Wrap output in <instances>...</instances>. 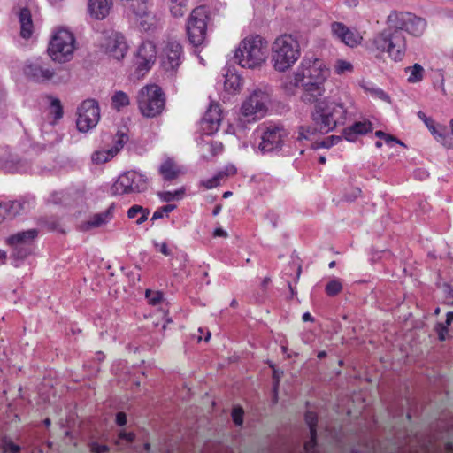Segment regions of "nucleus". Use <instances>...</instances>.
<instances>
[{
    "mask_svg": "<svg viewBox=\"0 0 453 453\" xmlns=\"http://www.w3.org/2000/svg\"><path fill=\"white\" fill-rule=\"evenodd\" d=\"M235 173L236 168L233 165H228L224 170L218 172V173H222V179L226 176L234 175Z\"/></svg>",
    "mask_w": 453,
    "mask_h": 453,
    "instance_id": "obj_49",
    "label": "nucleus"
},
{
    "mask_svg": "<svg viewBox=\"0 0 453 453\" xmlns=\"http://www.w3.org/2000/svg\"><path fill=\"white\" fill-rule=\"evenodd\" d=\"M222 112L218 104H210L201 121V130L203 134L211 135L215 134L220 126Z\"/></svg>",
    "mask_w": 453,
    "mask_h": 453,
    "instance_id": "obj_16",
    "label": "nucleus"
},
{
    "mask_svg": "<svg viewBox=\"0 0 453 453\" xmlns=\"http://www.w3.org/2000/svg\"><path fill=\"white\" fill-rule=\"evenodd\" d=\"M372 131V124L368 121H359L343 130V136L347 141H356L357 135L365 134Z\"/></svg>",
    "mask_w": 453,
    "mask_h": 453,
    "instance_id": "obj_23",
    "label": "nucleus"
},
{
    "mask_svg": "<svg viewBox=\"0 0 453 453\" xmlns=\"http://www.w3.org/2000/svg\"><path fill=\"white\" fill-rule=\"evenodd\" d=\"M100 119V109L94 99L83 101L77 109L76 126L80 132L87 133L95 128Z\"/></svg>",
    "mask_w": 453,
    "mask_h": 453,
    "instance_id": "obj_11",
    "label": "nucleus"
},
{
    "mask_svg": "<svg viewBox=\"0 0 453 453\" xmlns=\"http://www.w3.org/2000/svg\"><path fill=\"white\" fill-rule=\"evenodd\" d=\"M305 421L310 427L311 434L314 437L316 435L317 415L312 411H308L305 415Z\"/></svg>",
    "mask_w": 453,
    "mask_h": 453,
    "instance_id": "obj_41",
    "label": "nucleus"
},
{
    "mask_svg": "<svg viewBox=\"0 0 453 453\" xmlns=\"http://www.w3.org/2000/svg\"><path fill=\"white\" fill-rule=\"evenodd\" d=\"M91 451L94 453H104L108 451V447L94 442L91 444Z\"/></svg>",
    "mask_w": 453,
    "mask_h": 453,
    "instance_id": "obj_51",
    "label": "nucleus"
},
{
    "mask_svg": "<svg viewBox=\"0 0 453 453\" xmlns=\"http://www.w3.org/2000/svg\"><path fill=\"white\" fill-rule=\"evenodd\" d=\"M222 179V173H216L212 178L201 180L200 185L205 188L206 189H211L213 188L218 187L220 184V180Z\"/></svg>",
    "mask_w": 453,
    "mask_h": 453,
    "instance_id": "obj_40",
    "label": "nucleus"
},
{
    "mask_svg": "<svg viewBox=\"0 0 453 453\" xmlns=\"http://www.w3.org/2000/svg\"><path fill=\"white\" fill-rule=\"evenodd\" d=\"M159 173L165 180H173L185 173L184 169L176 165L170 158L165 159L159 167Z\"/></svg>",
    "mask_w": 453,
    "mask_h": 453,
    "instance_id": "obj_24",
    "label": "nucleus"
},
{
    "mask_svg": "<svg viewBox=\"0 0 453 453\" xmlns=\"http://www.w3.org/2000/svg\"><path fill=\"white\" fill-rule=\"evenodd\" d=\"M149 187L146 174L129 170L121 173L113 183L111 192L114 196L134 195L145 192Z\"/></svg>",
    "mask_w": 453,
    "mask_h": 453,
    "instance_id": "obj_8",
    "label": "nucleus"
},
{
    "mask_svg": "<svg viewBox=\"0 0 453 453\" xmlns=\"http://www.w3.org/2000/svg\"><path fill=\"white\" fill-rule=\"evenodd\" d=\"M302 50L298 38L292 34H282L274 38L270 47L272 67L278 73L289 71L301 58Z\"/></svg>",
    "mask_w": 453,
    "mask_h": 453,
    "instance_id": "obj_3",
    "label": "nucleus"
},
{
    "mask_svg": "<svg viewBox=\"0 0 453 453\" xmlns=\"http://www.w3.org/2000/svg\"><path fill=\"white\" fill-rule=\"evenodd\" d=\"M342 289V285L340 280H333L329 281L326 286V293L328 296H335L339 294Z\"/></svg>",
    "mask_w": 453,
    "mask_h": 453,
    "instance_id": "obj_39",
    "label": "nucleus"
},
{
    "mask_svg": "<svg viewBox=\"0 0 453 453\" xmlns=\"http://www.w3.org/2000/svg\"><path fill=\"white\" fill-rule=\"evenodd\" d=\"M130 104V97L129 96L122 91L118 90L115 91L111 96V106L118 111H120L124 108L127 107Z\"/></svg>",
    "mask_w": 453,
    "mask_h": 453,
    "instance_id": "obj_30",
    "label": "nucleus"
},
{
    "mask_svg": "<svg viewBox=\"0 0 453 453\" xmlns=\"http://www.w3.org/2000/svg\"><path fill=\"white\" fill-rule=\"evenodd\" d=\"M19 19L20 23V35L26 39L31 37L34 32V24L30 11L26 8L21 9Z\"/></svg>",
    "mask_w": 453,
    "mask_h": 453,
    "instance_id": "obj_27",
    "label": "nucleus"
},
{
    "mask_svg": "<svg viewBox=\"0 0 453 453\" xmlns=\"http://www.w3.org/2000/svg\"><path fill=\"white\" fill-rule=\"evenodd\" d=\"M127 217L130 219H135L137 225L144 223L150 215V210L142 205H133L127 210Z\"/></svg>",
    "mask_w": 453,
    "mask_h": 453,
    "instance_id": "obj_29",
    "label": "nucleus"
},
{
    "mask_svg": "<svg viewBox=\"0 0 453 453\" xmlns=\"http://www.w3.org/2000/svg\"><path fill=\"white\" fill-rule=\"evenodd\" d=\"M167 5L173 17H183L188 10V0H167Z\"/></svg>",
    "mask_w": 453,
    "mask_h": 453,
    "instance_id": "obj_32",
    "label": "nucleus"
},
{
    "mask_svg": "<svg viewBox=\"0 0 453 453\" xmlns=\"http://www.w3.org/2000/svg\"><path fill=\"white\" fill-rule=\"evenodd\" d=\"M25 73L27 77L37 82H43L53 77V72L50 69L44 68L37 63L26 65Z\"/></svg>",
    "mask_w": 453,
    "mask_h": 453,
    "instance_id": "obj_21",
    "label": "nucleus"
},
{
    "mask_svg": "<svg viewBox=\"0 0 453 453\" xmlns=\"http://www.w3.org/2000/svg\"><path fill=\"white\" fill-rule=\"evenodd\" d=\"M51 108L54 111L55 119H58L63 116L61 103L58 99L55 98L51 101Z\"/></svg>",
    "mask_w": 453,
    "mask_h": 453,
    "instance_id": "obj_46",
    "label": "nucleus"
},
{
    "mask_svg": "<svg viewBox=\"0 0 453 453\" xmlns=\"http://www.w3.org/2000/svg\"><path fill=\"white\" fill-rule=\"evenodd\" d=\"M403 72L407 76V82L411 84L421 82L425 76L424 67L418 63L405 67Z\"/></svg>",
    "mask_w": 453,
    "mask_h": 453,
    "instance_id": "obj_28",
    "label": "nucleus"
},
{
    "mask_svg": "<svg viewBox=\"0 0 453 453\" xmlns=\"http://www.w3.org/2000/svg\"><path fill=\"white\" fill-rule=\"evenodd\" d=\"M113 7V0H88V12L96 20H103L109 16Z\"/></svg>",
    "mask_w": 453,
    "mask_h": 453,
    "instance_id": "obj_19",
    "label": "nucleus"
},
{
    "mask_svg": "<svg viewBox=\"0 0 453 453\" xmlns=\"http://www.w3.org/2000/svg\"><path fill=\"white\" fill-rule=\"evenodd\" d=\"M242 87V77L232 70H227L225 74L224 88L229 94L238 93Z\"/></svg>",
    "mask_w": 453,
    "mask_h": 453,
    "instance_id": "obj_26",
    "label": "nucleus"
},
{
    "mask_svg": "<svg viewBox=\"0 0 453 453\" xmlns=\"http://www.w3.org/2000/svg\"><path fill=\"white\" fill-rule=\"evenodd\" d=\"M342 140L341 136L338 135H331L325 138L323 141L318 143V148H330L334 144H337Z\"/></svg>",
    "mask_w": 453,
    "mask_h": 453,
    "instance_id": "obj_42",
    "label": "nucleus"
},
{
    "mask_svg": "<svg viewBox=\"0 0 453 453\" xmlns=\"http://www.w3.org/2000/svg\"><path fill=\"white\" fill-rule=\"evenodd\" d=\"M184 193H185V189L180 188L174 192H171V191L159 192L157 194V196L163 202H171L173 200H178V199L182 198Z\"/></svg>",
    "mask_w": 453,
    "mask_h": 453,
    "instance_id": "obj_36",
    "label": "nucleus"
},
{
    "mask_svg": "<svg viewBox=\"0 0 453 453\" xmlns=\"http://www.w3.org/2000/svg\"><path fill=\"white\" fill-rule=\"evenodd\" d=\"M164 217V212L161 209L156 211L153 215H152V218H151V220H157L158 219H162Z\"/></svg>",
    "mask_w": 453,
    "mask_h": 453,
    "instance_id": "obj_58",
    "label": "nucleus"
},
{
    "mask_svg": "<svg viewBox=\"0 0 453 453\" xmlns=\"http://www.w3.org/2000/svg\"><path fill=\"white\" fill-rule=\"evenodd\" d=\"M0 447L3 449L4 451L12 452V453H17L19 450V447L12 443V441L4 440L1 441Z\"/></svg>",
    "mask_w": 453,
    "mask_h": 453,
    "instance_id": "obj_45",
    "label": "nucleus"
},
{
    "mask_svg": "<svg viewBox=\"0 0 453 453\" xmlns=\"http://www.w3.org/2000/svg\"><path fill=\"white\" fill-rule=\"evenodd\" d=\"M270 104V92L266 88H257L242 101L240 117L248 123L257 122L267 114Z\"/></svg>",
    "mask_w": 453,
    "mask_h": 453,
    "instance_id": "obj_5",
    "label": "nucleus"
},
{
    "mask_svg": "<svg viewBox=\"0 0 453 453\" xmlns=\"http://www.w3.org/2000/svg\"><path fill=\"white\" fill-rule=\"evenodd\" d=\"M208 20L209 10L204 5L196 7L189 14L187 21V34L193 45L198 46L204 42Z\"/></svg>",
    "mask_w": 453,
    "mask_h": 453,
    "instance_id": "obj_9",
    "label": "nucleus"
},
{
    "mask_svg": "<svg viewBox=\"0 0 453 453\" xmlns=\"http://www.w3.org/2000/svg\"><path fill=\"white\" fill-rule=\"evenodd\" d=\"M307 103L314 105L311 118L320 134H327L345 124L347 109L342 102L326 98L324 96L314 102Z\"/></svg>",
    "mask_w": 453,
    "mask_h": 453,
    "instance_id": "obj_2",
    "label": "nucleus"
},
{
    "mask_svg": "<svg viewBox=\"0 0 453 453\" xmlns=\"http://www.w3.org/2000/svg\"><path fill=\"white\" fill-rule=\"evenodd\" d=\"M331 31L336 38L349 47H356L361 43L362 36L357 31H352L341 22H334Z\"/></svg>",
    "mask_w": 453,
    "mask_h": 453,
    "instance_id": "obj_17",
    "label": "nucleus"
},
{
    "mask_svg": "<svg viewBox=\"0 0 453 453\" xmlns=\"http://www.w3.org/2000/svg\"><path fill=\"white\" fill-rule=\"evenodd\" d=\"M116 423L119 426H125L127 424V416L124 412H119L116 415Z\"/></svg>",
    "mask_w": 453,
    "mask_h": 453,
    "instance_id": "obj_54",
    "label": "nucleus"
},
{
    "mask_svg": "<svg viewBox=\"0 0 453 453\" xmlns=\"http://www.w3.org/2000/svg\"><path fill=\"white\" fill-rule=\"evenodd\" d=\"M127 139L128 138L126 134H120L118 140L111 149L98 150L93 152L91 155L92 162L94 164L100 165L110 161L120 151Z\"/></svg>",
    "mask_w": 453,
    "mask_h": 453,
    "instance_id": "obj_18",
    "label": "nucleus"
},
{
    "mask_svg": "<svg viewBox=\"0 0 453 453\" xmlns=\"http://www.w3.org/2000/svg\"><path fill=\"white\" fill-rule=\"evenodd\" d=\"M440 144L447 150H453V130L446 131Z\"/></svg>",
    "mask_w": 453,
    "mask_h": 453,
    "instance_id": "obj_44",
    "label": "nucleus"
},
{
    "mask_svg": "<svg viewBox=\"0 0 453 453\" xmlns=\"http://www.w3.org/2000/svg\"><path fill=\"white\" fill-rule=\"evenodd\" d=\"M113 207H109L104 211L94 214L88 220L81 225V229L88 231L93 228H98L108 224L113 218Z\"/></svg>",
    "mask_w": 453,
    "mask_h": 453,
    "instance_id": "obj_20",
    "label": "nucleus"
},
{
    "mask_svg": "<svg viewBox=\"0 0 453 453\" xmlns=\"http://www.w3.org/2000/svg\"><path fill=\"white\" fill-rule=\"evenodd\" d=\"M303 321L304 322H312L314 320L313 317L310 312H305L302 317Z\"/></svg>",
    "mask_w": 453,
    "mask_h": 453,
    "instance_id": "obj_61",
    "label": "nucleus"
},
{
    "mask_svg": "<svg viewBox=\"0 0 453 453\" xmlns=\"http://www.w3.org/2000/svg\"><path fill=\"white\" fill-rule=\"evenodd\" d=\"M76 48L73 33L65 27L56 28L51 35L48 53L53 61L65 63L72 59Z\"/></svg>",
    "mask_w": 453,
    "mask_h": 453,
    "instance_id": "obj_7",
    "label": "nucleus"
},
{
    "mask_svg": "<svg viewBox=\"0 0 453 453\" xmlns=\"http://www.w3.org/2000/svg\"><path fill=\"white\" fill-rule=\"evenodd\" d=\"M175 207H176V206H175V205H173V204H167V205H165V206H163V207H162V208H160V209L163 211V212H164V214H165V213L171 212L172 211H173V210L175 209Z\"/></svg>",
    "mask_w": 453,
    "mask_h": 453,
    "instance_id": "obj_62",
    "label": "nucleus"
},
{
    "mask_svg": "<svg viewBox=\"0 0 453 453\" xmlns=\"http://www.w3.org/2000/svg\"><path fill=\"white\" fill-rule=\"evenodd\" d=\"M156 246L157 247V250L165 256H169L171 254L166 242L157 243Z\"/></svg>",
    "mask_w": 453,
    "mask_h": 453,
    "instance_id": "obj_52",
    "label": "nucleus"
},
{
    "mask_svg": "<svg viewBox=\"0 0 453 453\" xmlns=\"http://www.w3.org/2000/svg\"><path fill=\"white\" fill-rule=\"evenodd\" d=\"M101 47L109 58L118 61L125 58L128 50L125 37L118 32L104 35Z\"/></svg>",
    "mask_w": 453,
    "mask_h": 453,
    "instance_id": "obj_13",
    "label": "nucleus"
},
{
    "mask_svg": "<svg viewBox=\"0 0 453 453\" xmlns=\"http://www.w3.org/2000/svg\"><path fill=\"white\" fill-rule=\"evenodd\" d=\"M213 236L214 237L226 238L228 236V234L223 228L218 227V228L214 229Z\"/></svg>",
    "mask_w": 453,
    "mask_h": 453,
    "instance_id": "obj_56",
    "label": "nucleus"
},
{
    "mask_svg": "<svg viewBox=\"0 0 453 453\" xmlns=\"http://www.w3.org/2000/svg\"><path fill=\"white\" fill-rule=\"evenodd\" d=\"M315 444H316V435L314 437H312V435L311 434V440L309 441H307L304 445L305 450L307 452L312 451L315 447Z\"/></svg>",
    "mask_w": 453,
    "mask_h": 453,
    "instance_id": "obj_53",
    "label": "nucleus"
},
{
    "mask_svg": "<svg viewBox=\"0 0 453 453\" xmlns=\"http://www.w3.org/2000/svg\"><path fill=\"white\" fill-rule=\"evenodd\" d=\"M7 212V206L0 204V222H2L5 219V214Z\"/></svg>",
    "mask_w": 453,
    "mask_h": 453,
    "instance_id": "obj_60",
    "label": "nucleus"
},
{
    "mask_svg": "<svg viewBox=\"0 0 453 453\" xmlns=\"http://www.w3.org/2000/svg\"><path fill=\"white\" fill-rule=\"evenodd\" d=\"M426 21L411 12L398 14V30L414 36L421 35L426 29Z\"/></svg>",
    "mask_w": 453,
    "mask_h": 453,
    "instance_id": "obj_15",
    "label": "nucleus"
},
{
    "mask_svg": "<svg viewBox=\"0 0 453 453\" xmlns=\"http://www.w3.org/2000/svg\"><path fill=\"white\" fill-rule=\"evenodd\" d=\"M395 33V29L391 27L383 30L374 39V44L376 48L380 51H385L391 55L392 50L395 47L393 42Z\"/></svg>",
    "mask_w": 453,
    "mask_h": 453,
    "instance_id": "obj_22",
    "label": "nucleus"
},
{
    "mask_svg": "<svg viewBox=\"0 0 453 453\" xmlns=\"http://www.w3.org/2000/svg\"><path fill=\"white\" fill-rule=\"evenodd\" d=\"M198 334L197 335H195V337L196 338V341L199 342L202 341L203 339V335L204 334V341L205 342H208L211 338V333L209 331H204L203 328H199L198 329Z\"/></svg>",
    "mask_w": 453,
    "mask_h": 453,
    "instance_id": "obj_50",
    "label": "nucleus"
},
{
    "mask_svg": "<svg viewBox=\"0 0 453 453\" xmlns=\"http://www.w3.org/2000/svg\"><path fill=\"white\" fill-rule=\"evenodd\" d=\"M200 149L203 153V157L207 158L221 152L223 147L220 142H213L210 139L208 141H204V142L200 145Z\"/></svg>",
    "mask_w": 453,
    "mask_h": 453,
    "instance_id": "obj_31",
    "label": "nucleus"
},
{
    "mask_svg": "<svg viewBox=\"0 0 453 453\" xmlns=\"http://www.w3.org/2000/svg\"><path fill=\"white\" fill-rule=\"evenodd\" d=\"M330 72L325 62L316 57H305L302 59L292 76L282 83V88L288 95H294L301 86L303 102H314L326 94L325 83Z\"/></svg>",
    "mask_w": 453,
    "mask_h": 453,
    "instance_id": "obj_1",
    "label": "nucleus"
},
{
    "mask_svg": "<svg viewBox=\"0 0 453 453\" xmlns=\"http://www.w3.org/2000/svg\"><path fill=\"white\" fill-rule=\"evenodd\" d=\"M434 139L441 143L443 134H445L447 131V127L440 123H435L431 128L428 129Z\"/></svg>",
    "mask_w": 453,
    "mask_h": 453,
    "instance_id": "obj_37",
    "label": "nucleus"
},
{
    "mask_svg": "<svg viewBox=\"0 0 453 453\" xmlns=\"http://www.w3.org/2000/svg\"><path fill=\"white\" fill-rule=\"evenodd\" d=\"M119 438L121 440H126L127 441L130 442L134 439V434L120 432L119 434Z\"/></svg>",
    "mask_w": 453,
    "mask_h": 453,
    "instance_id": "obj_55",
    "label": "nucleus"
},
{
    "mask_svg": "<svg viewBox=\"0 0 453 453\" xmlns=\"http://www.w3.org/2000/svg\"><path fill=\"white\" fill-rule=\"evenodd\" d=\"M375 135L380 139V141L375 142V146L377 148L382 147L383 143L388 145L389 147H393L396 142V138L382 131H377Z\"/></svg>",
    "mask_w": 453,
    "mask_h": 453,
    "instance_id": "obj_35",
    "label": "nucleus"
},
{
    "mask_svg": "<svg viewBox=\"0 0 453 453\" xmlns=\"http://www.w3.org/2000/svg\"><path fill=\"white\" fill-rule=\"evenodd\" d=\"M437 89H439L443 96L447 95L443 78L441 80L440 83L438 84Z\"/></svg>",
    "mask_w": 453,
    "mask_h": 453,
    "instance_id": "obj_59",
    "label": "nucleus"
},
{
    "mask_svg": "<svg viewBox=\"0 0 453 453\" xmlns=\"http://www.w3.org/2000/svg\"><path fill=\"white\" fill-rule=\"evenodd\" d=\"M415 174L420 179H426L428 176V173L426 171H418Z\"/></svg>",
    "mask_w": 453,
    "mask_h": 453,
    "instance_id": "obj_63",
    "label": "nucleus"
},
{
    "mask_svg": "<svg viewBox=\"0 0 453 453\" xmlns=\"http://www.w3.org/2000/svg\"><path fill=\"white\" fill-rule=\"evenodd\" d=\"M282 374V372H278L276 371L274 368H273V379L276 380L275 381V384H274V390L276 391L277 389V387H278V383H279V380L280 379V376Z\"/></svg>",
    "mask_w": 453,
    "mask_h": 453,
    "instance_id": "obj_57",
    "label": "nucleus"
},
{
    "mask_svg": "<svg viewBox=\"0 0 453 453\" xmlns=\"http://www.w3.org/2000/svg\"><path fill=\"white\" fill-rule=\"evenodd\" d=\"M288 136V132L280 125L265 126L261 128L257 150L262 154L280 150Z\"/></svg>",
    "mask_w": 453,
    "mask_h": 453,
    "instance_id": "obj_10",
    "label": "nucleus"
},
{
    "mask_svg": "<svg viewBox=\"0 0 453 453\" xmlns=\"http://www.w3.org/2000/svg\"><path fill=\"white\" fill-rule=\"evenodd\" d=\"M7 258V254L4 250H0V264H4Z\"/></svg>",
    "mask_w": 453,
    "mask_h": 453,
    "instance_id": "obj_64",
    "label": "nucleus"
},
{
    "mask_svg": "<svg viewBox=\"0 0 453 453\" xmlns=\"http://www.w3.org/2000/svg\"><path fill=\"white\" fill-rule=\"evenodd\" d=\"M453 321V311L447 313L446 321L444 323H438L435 326V331L438 334L440 341H445L449 333V326Z\"/></svg>",
    "mask_w": 453,
    "mask_h": 453,
    "instance_id": "obj_33",
    "label": "nucleus"
},
{
    "mask_svg": "<svg viewBox=\"0 0 453 453\" xmlns=\"http://www.w3.org/2000/svg\"><path fill=\"white\" fill-rule=\"evenodd\" d=\"M157 58V49L156 44L151 41L142 42L137 49L135 55L136 71L144 74L156 63Z\"/></svg>",
    "mask_w": 453,
    "mask_h": 453,
    "instance_id": "obj_14",
    "label": "nucleus"
},
{
    "mask_svg": "<svg viewBox=\"0 0 453 453\" xmlns=\"http://www.w3.org/2000/svg\"><path fill=\"white\" fill-rule=\"evenodd\" d=\"M136 102L140 113L147 119L160 116L165 111V96L157 84H147L137 93Z\"/></svg>",
    "mask_w": 453,
    "mask_h": 453,
    "instance_id": "obj_6",
    "label": "nucleus"
},
{
    "mask_svg": "<svg viewBox=\"0 0 453 453\" xmlns=\"http://www.w3.org/2000/svg\"><path fill=\"white\" fill-rule=\"evenodd\" d=\"M243 411L241 408H234L232 412V418L235 425L242 424Z\"/></svg>",
    "mask_w": 453,
    "mask_h": 453,
    "instance_id": "obj_48",
    "label": "nucleus"
},
{
    "mask_svg": "<svg viewBox=\"0 0 453 453\" xmlns=\"http://www.w3.org/2000/svg\"><path fill=\"white\" fill-rule=\"evenodd\" d=\"M268 42L259 35L245 36L234 50L238 65L247 69L261 68L267 61Z\"/></svg>",
    "mask_w": 453,
    "mask_h": 453,
    "instance_id": "obj_4",
    "label": "nucleus"
},
{
    "mask_svg": "<svg viewBox=\"0 0 453 453\" xmlns=\"http://www.w3.org/2000/svg\"><path fill=\"white\" fill-rule=\"evenodd\" d=\"M145 296L149 303L152 305L157 304L162 300V294L160 292H154L150 289L146 290Z\"/></svg>",
    "mask_w": 453,
    "mask_h": 453,
    "instance_id": "obj_43",
    "label": "nucleus"
},
{
    "mask_svg": "<svg viewBox=\"0 0 453 453\" xmlns=\"http://www.w3.org/2000/svg\"><path fill=\"white\" fill-rule=\"evenodd\" d=\"M418 119L426 125L427 129L431 128L436 122L431 118L426 115L423 111L418 112Z\"/></svg>",
    "mask_w": 453,
    "mask_h": 453,
    "instance_id": "obj_47",
    "label": "nucleus"
},
{
    "mask_svg": "<svg viewBox=\"0 0 453 453\" xmlns=\"http://www.w3.org/2000/svg\"><path fill=\"white\" fill-rule=\"evenodd\" d=\"M334 70L336 74L342 75L351 73L354 71V66L351 62L339 58L334 65Z\"/></svg>",
    "mask_w": 453,
    "mask_h": 453,
    "instance_id": "obj_34",
    "label": "nucleus"
},
{
    "mask_svg": "<svg viewBox=\"0 0 453 453\" xmlns=\"http://www.w3.org/2000/svg\"><path fill=\"white\" fill-rule=\"evenodd\" d=\"M183 58V50L180 42L169 40L163 49L161 66L165 73L173 75L176 73Z\"/></svg>",
    "mask_w": 453,
    "mask_h": 453,
    "instance_id": "obj_12",
    "label": "nucleus"
},
{
    "mask_svg": "<svg viewBox=\"0 0 453 453\" xmlns=\"http://www.w3.org/2000/svg\"><path fill=\"white\" fill-rule=\"evenodd\" d=\"M38 235L36 229H29L19 232L7 238V243L12 246H19L22 244H28L33 242Z\"/></svg>",
    "mask_w": 453,
    "mask_h": 453,
    "instance_id": "obj_25",
    "label": "nucleus"
},
{
    "mask_svg": "<svg viewBox=\"0 0 453 453\" xmlns=\"http://www.w3.org/2000/svg\"><path fill=\"white\" fill-rule=\"evenodd\" d=\"M316 131H318V129L316 127L313 128V127H311L310 126H301L298 128L297 140H299V141L308 140L312 135H314Z\"/></svg>",
    "mask_w": 453,
    "mask_h": 453,
    "instance_id": "obj_38",
    "label": "nucleus"
}]
</instances>
